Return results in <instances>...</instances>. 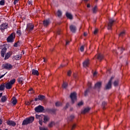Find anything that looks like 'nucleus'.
I'll list each match as a JSON object with an SVG mask.
<instances>
[{"label": "nucleus", "instance_id": "nucleus-27", "mask_svg": "<svg viewBox=\"0 0 130 130\" xmlns=\"http://www.w3.org/2000/svg\"><path fill=\"white\" fill-rule=\"evenodd\" d=\"M90 109H91L89 107L85 108L84 109V110L82 111V113L83 114L87 113V112H89V111H90Z\"/></svg>", "mask_w": 130, "mask_h": 130}, {"label": "nucleus", "instance_id": "nucleus-39", "mask_svg": "<svg viewBox=\"0 0 130 130\" xmlns=\"http://www.w3.org/2000/svg\"><path fill=\"white\" fill-rule=\"evenodd\" d=\"M36 118L37 119H39V120H40L41 119H42V117H41V115H39L37 114L36 115Z\"/></svg>", "mask_w": 130, "mask_h": 130}, {"label": "nucleus", "instance_id": "nucleus-62", "mask_svg": "<svg viewBox=\"0 0 130 130\" xmlns=\"http://www.w3.org/2000/svg\"><path fill=\"white\" fill-rule=\"evenodd\" d=\"M91 7V6L90 5V4H88L87 5V8H90Z\"/></svg>", "mask_w": 130, "mask_h": 130}, {"label": "nucleus", "instance_id": "nucleus-8", "mask_svg": "<svg viewBox=\"0 0 130 130\" xmlns=\"http://www.w3.org/2000/svg\"><path fill=\"white\" fill-rule=\"evenodd\" d=\"M70 98L72 103H75V102L77 100V93H76V92L71 93L70 94Z\"/></svg>", "mask_w": 130, "mask_h": 130}, {"label": "nucleus", "instance_id": "nucleus-4", "mask_svg": "<svg viewBox=\"0 0 130 130\" xmlns=\"http://www.w3.org/2000/svg\"><path fill=\"white\" fill-rule=\"evenodd\" d=\"M9 28V24L8 23H3L0 25V30L3 32H5V30Z\"/></svg>", "mask_w": 130, "mask_h": 130}, {"label": "nucleus", "instance_id": "nucleus-46", "mask_svg": "<svg viewBox=\"0 0 130 130\" xmlns=\"http://www.w3.org/2000/svg\"><path fill=\"white\" fill-rule=\"evenodd\" d=\"M124 34H125V32L124 31H122L121 32H120V34H119V36L120 37H122L123 36V35H124Z\"/></svg>", "mask_w": 130, "mask_h": 130}, {"label": "nucleus", "instance_id": "nucleus-3", "mask_svg": "<svg viewBox=\"0 0 130 130\" xmlns=\"http://www.w3.org/2000/svg\"><path fill=\"white\" fill-rule=\"evenodd\" d=\"M113 79H114V77H111L109 82L105 86L106 90H110V89H111V87L112 86V80H113Z\"/></svg>", "mask_w": 130, "mask_h": 130}, {"label": "nucleus", "instance_id": "nucleus-56", "mask_svg": "<svg viewBox=\"0 0 130 130\" xmlns=\"http://www.w3.org/2000/svg\"><path fill=\"white\" fill-rule=\"evenodd\" d=\"M70 44V41L69 40L66 41V45Z\"/></svg>", "mask_w": 130, "mask_h": 130}, {"label": "nucleus", "instance_id": "nucleus-44", "mask_svg": "<svg viewBox=\"0 0 130 130\" xmlns=\"http://www.w3.org/2000/svg\"><path fill=\"white\" fill-rule=\"evenodd\" d=\"M70 106V104L69 103L66 104V106L64 107V109H67V108H69Z\"/></svg>", "mask_w": 130, "mask_h": 130}, {"label": "nucleus", "instance_id": "nucleus-41", "mask_svg": "<svg viewBox=\"0 0 130 130\" xmlns=\"http://www.w3.org/2000/svg\"><path fill=\"white\" fill-rule=\"evenodd\" d=\"M118 50H120V54H121V53H122V52H123V51H124V48H120V49L118 48Z\"/></svg>", "mask_w": 130, "mask_h": 130}, {"label": "nucleus", "instance_id": "nucleus-7", "mask_svg": "<svg viewBox=\"0 0 130 130\" xmlns=\"http://www.w3.org/2000/svg\"><path fill=\"white\" fill-rule=\"evenodd\" d=\"M35 111L36 112H43L44 111V107L41 105H39L35 108Z\"/></svg>", "mask_w": 130, "mask_h": 130}, {"label": "nucleus", "instance_id": "nucleus-37", "mask_svg": "<svg viewBox=\"0 0 130 130\" xmlns=\"http://www.w3.org/2000/svg\"><path fill=\"white\" fill-rule=\"evenodd\" d=\"M92 12L93 14H95V13L97 12V6H95L93 9H92Z\"/></svg>", "mask_w": 130, "mask_h": 130}, {"label": "nucleus", "instance_id": "nucleus-32", "mask_svg": "<svg viewBox=\"0 0 130 130\" xmlns=\"http://www.w3.org/2000/svg\"><path fill=\"white\" fill-rule=\"evenodd\" d=\"M24 81V79L23 77H20L18 79V82L19 84H23V81Z\"/></svg>", "mask_w": 130, "mask_h": 130}, {"label": "nucleus", "instance_id": "nucleus-2", "mask_svg": "<svg viewBox=\"0 0 130 130\" xmlns=\"http://www.w3.org/2000/svg\"><path fill=\"white\" fill-rule=\"evenodd\" d=\"M15 83H16V79H13L11 80L10 82L5 83V85L6 89H7V90L11 89V88L13 87V85H14Z\"/></svg>", "mask_w": 130, "mask_h": 130}, {"label": "nucleus", "instance_id": "nucleus-19", "mask_svg": "<svg viewBox=\"0 0 130 130\" xmlns=\"http://www.w3.org/2000/svg\"><path fill=\"white\" fill-rule=\"evenodd\" d=\"M31 75L34 76H39V72L35 69H32L31 70Z\"/></svg>", "mask_w": 130, "mask_h": 130}, {"label": "nucleus", "instance_id": "nucleus-13", "mask_svg": "<svg viewBox=\"0 0 130 130\" xmlns=\"http://www.w3.org/2000/svg\"><path fill=\"white\" fill-rule=\"evenodd\" d=\"M92 89V86H91V84H89V85L88 88L84 92V96L86 97L88 96V93H90V91Z\"/></svg>", "mask_w": 130, "mask_h": 130}, {"label": "nucleus", "instance_id": "nucleus-28", "mask_svg": "<svg viewBox=\"0 0 130 130\" xmlns=\"http://www.w3.org/2000/svg\"><path fill=\"white\" fill-rule=\"evenodd\" d=\"M14 58L16 60H20L22 58V55H16L14 56Z\"/></svg>", "mask_w": 130, "mask_h": 130}, {"label": "nucleus", "instance_id": "nucleus-47", "mask_svg": "<svg viewBox=\"0 0 130 130\" xmlns=\"http://www.w3.org/2000/svg\"><path fill=\"white\" fill-rule=\"evenodd\" d=\"M43 123V120L42 119H41V120H39V123L40 124V125H42V123Z\"/></svg>", "mask_w": 130, "mask_h": 130}, {"label": "nucleus", "instance_id": "nucleus-48", "mask_svg": "<svg viewBox=\"0 0 130 130\" xmlns=\"http://www.w3.org/2000/svg\"><path fill=\"white\" fill-rule=\"evenodd\" d=\"M80 51L81 52H83L84 51V46H81L80 47Z\"/></svg>", "mask_w": 130, "mask_h": 130}, {"label": "nucleus", "instance_id": "nucleus-33", "mask_svg": "<svg viewBox=\"0 0 130 130\" xmlns=\"http://www.w3.org/2000/svg\"><path fill=\"white\" fill-rule=\"evenodd\" d=\"M119 83V81H118V80H115L113 83L114 87H117V86H118Z\"/></svg>", "mask_w": 130, "mask_h": 130}, {"label": "nucleus", "instance_id": "nucleus-25", "mask_svg": "<svg viewBox=\"0 0 130 130\" xmlns=\"http://www.w3.org/2000/svg\"><path fill=\"white\" fill-rule=\"evenodd\" d=\"M57 109H51L49 110V112L51 114H56Z\"/></svg>", "mask_w": 130, "mask_h": 130}, {"label": "nucleus", "instance_id": "nucleus-5", "mask_svg": "<svg viewBox=\"0 0 130 130\" xmlns=\"http://www.w3.org/2000/svg\"><path fill=\"white\" fill-rule=\"evenodd\" d=\"M2 68L3 69H5V70H8V71H11V70L13 69V65L9 63H6L5 64H3Z\"/></svg>", "mask_w": 130, "mask_h": 130}, {"label": "nucleus", "instance_id": "nucleus-21", "mask_svg": "<svg viewBox=\"0 0 130 130\" xmlns=\"http://www.w3.org/2000/svg\"><path fill=\"white\" fill-rule=\"evenodd\" d=\"M43 25L44 27H48V25H49V20L46 19L43 21Z\"/></svg>", "mask_w": 130, "mask_h": 130}, {"label": "nucleus", "instance_id": "nucleus-6", "mask_svg": "<svg viewBox=\"0 0 130 130\" xmlns=\"http://www.w3.org/2000/svg\"><path fill=\"white\" fill-rule=\"evenodd\" d=\"M34 29V25L33 24L31 23H28L27 24L26 31H27L28 32H31V31H33Z\"/></svg>", "mask_w": 130, "mask_h": 130}, {"label": "nucleus", "instance_id": "nucleus-43", "mask_svg": "<svg viewBox=\"0 0 130 130\" xmlns=\"http://www.w3.org/2000/svg\"><path fill=\"white\" fill-rule=\"evenodd\" d=\"M0 5L4 6L5 5V0H2L0 1Z\"/></svg>", "mask_w": 130, "mask_h": 130}, {"label": "nucleus", "instance_id": "nucleus-42", "mask_svg": "<svg viewBox=\"0 0 130 130\" xmlns=\"http://www.w3.org/2000/svg\"><path fill=\"white\" fill-rule=\"evenodd\" d=\"M55 123L54 122L52 121L49 124V127H52L53 125H54Z\"/></svg>", "mask_w": 130, "mask_h": 130}, {"label": "nucleus", "instance_id": "nucleus-52", "mask_svg": "<svg viewBox=\"0 0 130 130\" xmlns=\"http://www.w3.org/2000/svg\"><path fill=\"white\" fill-rule=\"evenodd\" d=\"M18 43H19V42H18L17 43H15L14 44V47H18Z\"/></svg>", "mask_w": 130, "mask_h": 130}, {"label": "nucleus", "instance_id": "nucleus-58", "mask_svg": "<svg viewBox=\"0 0 130 130\" xmlns=\"http://www.w3.org/2000/svg\"><path fill=\"white\" fill-rule=\"evenodd\" d=\"M57 35H60V31L58 30V31H57Z\"/></svg>", "mask_w": 130, "mask_h": 130}, {"label": "nucleus", "instance_id": "nucleus-60", "mask_svg": "<svg viewBox=\"0 0 130 130\" xmlns=\"http://www.w3.org/2000/svg\"><path fill=\"white\" fill-rule=\"evenodd\" d=\"M3 123V120L2 119H0V125Z\"/></svg>", "mask_w": 130, "mask_h": 130}, {"label": "nucleus", "instance_id": "nucleus-17", "mask_svg": "<svg viewBox=\"0 0 130 130\" xmlns=\"http://www.w3.org/2000/svg\"><path fill=\"white\" fill-rule=\"evenodd\" d=\"M12 55V52H8L5 54V56L4 58V60H7V59H9V57H11Z\"/></svg>", "mask_w": 130, "mask_h": 130}, {"label": "nucleus", "instance_id": "nucleus-15", "mask_svg": "<svg viewBox=\"0 0 130 130\" xmlns=\"http://www.w3.org/2000/svg\"><path fill=\"white\" fill-rule=\"evenodd\" d=\"M70 29L72 33H76V31H77V27L74 25H70Z\"/></svg>", "mask_w": 130, "mask_h": 130}, {"label": "nucleus", "instance_id": "nucleus-23", "mask_svg": "<svg viewBox=\"0 0 130 130\" xmlns=\"http://www.w3.org/2000/svg\"><path fill=\"white\" fill-rule=\"evenodd\" d=\"M7 100H8V98H7V96L6 95L2 96L1 98V102H2V103H5V102H7Z\"/></svg>", "mask_w": 130, "mask_h": 130}, {"label": "nucleus", "instance_id": "nucleus-24", "mask_svg": "<svg viewBox=\"0 0 130 130\" xmlns=\"http://www.w3.org/2000/svg\"><path fill=\"white\" fill-rule=\"evenodd\" d=\"M76 124L75 123L74 124H69V128L70 130H73L76 126Z\"/></svg>", "mask_w": 130, "mask_h": 130}, {"label": "nucleus", "instance_id": "nucleus-63", "mask_svg": "<svg viewBox=\"0 0 130 130\" xmlns=\"http://www.w3.org/2000/svg\"><path fill=\"white\" fill-rule=\"evenodd\" d=\"M63 67H64V65L61 64L60 66V68H63Z\"/></svg>", "mask_w": 130, "mask_h": 130}, {"label": "nucleus", "instance_id": "nucleus-45", "mask_svg": "<svg viewBox=\"0 0 130 130\" xmlns=\"http://www.w3.org/2000/svg\"><path fill=\"white\" fill-rule=\"evenodd\" d=\"M39 129L40 130H48L47 128H46L44 127H41V126L39 127Z\"/></svg>", "mask_w": 130, "mask_h": 130}, {"label": "nucleus", "instance_id": "nucleus-30", "mask_svg": "<svg viewBox=\"0 0 130 130\" xmlns=\"http://www.w3.org/2000/svg\"><path fill=\"white\" fill-rule=\"evenodd\" d=\"M5 88H6L5 83H2L1 85H0V91H4V90H5Z\"/></svg>", "mask_w": 130, "mask_h": 130}, {"label": "nucleus", "instance_id": "nucleus-54", "mask_svg": "<svg viewBox=\"0 0 130 130\" xmlns=\"http://www.w3.org/2000/svg\"><path fill=\"white\" fill-rule=\"evenodd\" d=\"M6 74H4V75H2V76H0V79H2V78H4V77H5V76L6 75Z\"/></svg>", "mask_w": 130, "mask_h": 130}, {"label": "nucleus", "instance_id": "nucleus-1", "mask_svg": "<svg viewBox=\"0 0 130 130\" xmlns=\"http://www.w3.org/2000/svg\"><path fill=\"white\" fill-rule=\"evenodd\" d=\"M34 116H30L27 118H26L24 120H23L22 125H27L28 124H30V123H32L33 121H34L35 119Z\"/></svg>", "mask_w": 130, "mask_h": 130}, {"label": "nucleus", "instance_id": "nucleus-12", "mask_svg": "<svg viewBox=\"0 0 130 130\" xmlns=\"http://www.w3.org/2000/svg\"><path fill=\"white\" fill-rule=\"evenodd\" d=\"M6 123L8 124V125H9L10 126H16V124L15 121L13 120H8L7 121Z\"/></svg>", "mask_w": 130, "mask_h": 130}, {"label": "nucleus", "instance_id": "nucleus-40", "mask_svg": "<svg viewBox=\"0 0 130 130\" xmlns=\"http://www.w3.org/2000/svg\"><path fill=\"white\" fill-rule=\"evenodd\" d=\"M62 88H64V89H66V88H67V87H68V83L64 82L62 85Z\"/></svg>", "mask_w": 130, "mask_h": 130}, {"label": "nucleus", "instance_id": "nucleus-35", "mask_svg": "<svg viewBox=\"0 0 130 130\" xmlns=\"http://www.w3.org/2000/svg\"><path fill=\"white\" fill-rule=\"evenodd\" d=\"M17 102L18 101H17V99L14 98V99L13 100L12 103L13 104V105H16Z\"/></svg>", "mask_w": 130, "mask_h": 130}, {"label": "nucleus", "instance_id": "nucleus-61", "mask_svg": "<svg viewBox=\"0 0 130 130\" xmlns=\"http://www.w3.org/2000/svg\"><path fill=\"white\" fill-rule=\"evenodd\" d=\"M3 96V92L0 93V98Z\"/></svg>", "mask_w": 130, "mask_h": 130}, {"label": "nucleus", "instance_id": "nucleus-59", "mask_svg": "<svg viewBox=\"0 0 130 130\" xmlns=\"http://www.w3.org/2000/svg\"><path fill=\"white\" fill-rule=\"evenodd\" d=\"M96 75H97V72H95L93 73V76L94 77H95L96 76Z\"/></svg>", "mask_w": 130, "mask_h": 130}, {"label": "nucleus", "instance_id": "nucleus-10", "mask_svg": "<svg viewBox=\"0 0 130 130\" xmlns=\"http://www.w3.org/2000/svg\"><path fill=\"white\" fill-rule=\"evenodd\" d=\"M45 99V96L42 94H39L37 98L35 99V101H43Z\"/></svg>", "mask_w": 130, "mask_h": 130}, {"label": "nucleus", "instance_id": "nucleus-64", "mask_svg": "<svg viewBox=\"0 0 130 130\" xmlns=\"http://www.w3.org/2000/svg\"><path fill=\"white\" fill-rule=\"evenodd\" d=\"M84 36H87V33L84 32Z\"/></svg>", "mask_w": 130, "mask_h": 130}, {"label": "nucleus", "instance_id": "nucleus-34", "mask_svg": "<svg viewBox=\"0 0 130 130\" xmlns=\"http://www.w3.org/2000/svg\"><path fill=\"white\" fill-rule=\"evenodd\" d=\"M106 105H107V103L105 102H103L102 103V107H103V109H106L105 107L106 106Z\"/></svg>", "mask_w": 130, "mask_h": 130}, {"label": "nucleus", "instance_id": "nucleus-50", "mask_svg": "<svg viewBox=\"0 0 130 130\" xmlns=\"http://www.w3.org/2000/svg\"><path fill=\"white\" fill-rule=\"evenodd\" d=\"M82 105H83V102H80L78 103V106H82Z\"/></svg>", "mask_w": 130, "mask_h": 130}, {"label": "nucleus", "instance_id": "nucleus-14", "mask_svg": "<svg viewBox=\"0 0 130 130\" xmlns=\"http://www.w3.org/2000/svg\"><path fill=\"white\" fill-rule=\"evenodd\" d=\"M95 57H96V58L98 59H99V60H100V61H101V60H102V59H103V58H104V56L103 55V54L99 53L98 55L95 56Z\"/></svg>", "mask_w": 130, "mask_h": 130}, {"label": "nucleus", "instance_id": "nucleus-53", "mask_svg": "<svg viewBox=\"0 0 130 130\" xmlns=\"http://www.w3.org/2000/svg\"><path fill=\"white\" fill-rule=\"evenodd\" d=\"M72 74V72L71 71H69L68 72V76H69V77L71 76V74Z\"/></svg>", "mask_w": 130, "mask_h": 130}, {"label": "nucleus", "instance_id": "nucleus-51", "mask_svg": "<svg viewBox=\"0 0 130 130\" xmlns=\"http://www.w3.org/2000/svg\"><path fill=\"white\" fill-rule=\"evenodd\" d=\"M97 33H98V29H95V30L93 32V34H94L95 35H96V34H97Z\"/></svg>", "mask_w": 130, "mask_h": 130}, {"label": "nucleus", "instance_id": "nucleus-49", "mask_svg": "<svg viewBox=\"0 0 130 130\" xmlns=\"http://www.w3.org/2000/svg\"><path fill=\"white\" fill-rule=\"evenodd\" d=\"M28 4L31 5V6H32L33 5V1H28Z\"/></svg>", "mask_w": 130, "mask_h": 130}, {"label": "nucleus", "instance_id": "nucleus-18", "mask_svg": "<svg viewBox=\"0 0 130 130\" xmlns=\"http://www.w3.org/2000/svg\"><path fill=\"white\" fill-rule=\"evenodd\" d=\"M102 86V82H98L94 85V87L96 89H100Z\"/></svg>", "mask_w": 130, "mask_h": 130}, {"label": "nucleus", "instance_id": "nucleus-57", "mask_svg": "<svg viewBox=\"0 0 130 130\" xmlns=\"http://www.w3.org/2000/svg\"><path fill=\"white\" fill-rule=\"evenodd\" d=\"M29 91H30V92H31L30 93H33V88H30L29 90Z\"/></svg>", "mask_w": 130, "mask_h": 130}, {"label": "nucleus", "instance_id": "nucleus-29", "mask_svg": "<svg viewBox=\"0 0 130 130\" xmlns=\"http://www.w3.org/2000/svg\"><path fill=\"white\" fill-rule=\"evenodd\" d=\"M75 118V116L74 115H71L70 117H69L68 118V121L69 122V121H72V120H73V119H74Z\"/></svg>", "mask_w": 130, "mask_h": 130}, {"label": "nucleus", "instance_id": "nucleus-20", "mask_svg": "<svg viewBox=\"0 0 130 130\" xmlns=\"http://www.w3.org/2000/svg\"><path fill=\"white\" fill-rule=\"evenodd\" d=\"M89 60L87 59L83 62V66L84 68H87V67L89 66Z\"/></svg>", "mask_w": 130, "mask_h": 130}, {"label": "nucleus", "instance_id": "nucleus-36", "mask_svg": "<svg viewBox=\"0 0 130 130\" xmlns=\"http://www.w3.org/2000/svg\"><path fill=\"white\" fill-rule=\"evenodd\" d=\"M57 15L58 17H61V15H62V13L60 10H58L57 12Z\"/></svg>", "mask_w": 130, "mask_h": 130}, {"label": "nucleus", "instance_id": "nucleus-9", "mask_svg": "<svg viewBox=\"0 0 130 130\" xmlns=\"http://www.w3.org/2000/svg\"><path fill=\"white\" fill-rule=\"evenodd\" d=\"M14 34H15V33H11L10 35L8 37L7 39V42H9V43L14 42V40L15 39V38H14Z\"/></svg>", "mask_w": 130, "mask_h": 130}, {"label": "nucleus", "instance_id": "nucleus-55", "mask_svg": "<svg viewBox=\"0 0 130 130\" xmlns=\"http://www.w3.org/2000/svg\"><path fill=\"white\" fill-rule=\"evenodd\" d=\"M17 3H18V1L14 0L13 4H14V5H16Z\"/></svg>", "mask_w": 130, "mask_h": 130}, {"label": "nucleus", "instance_id": "nucleus-38", "mask_svg": "<svg viewBox=\"0 0 130 130\" xmlns=\"http://www.w3.org/2000/svg\"><path fill=\"white\" fill-rule=\"evenodd\" d=\"M16 33L17 34V35H18V36H21L22 32H21V30L17 29V30L16 31Z\"/></svg>", "mask_w": 130, "mask_h": 130}, {"label": "nucleus", "instance_id": "nucleus-11", "mask_svg": "<svg viewBox=\"0 0 130 130\" xmlns=\"http://www.w3.org/2000/svg\"><path fill=\"white\" fill-rule=\"evenodd\" d=\"M113 23H114V20L113 19H110L109 20V23L108 24V30H111V28L113 25Z\"/></svg>", "mask_w": 130, "mask_h": 130}, {"label": "nucleus", "instance_id": "nucleus-31", "mask_svg": "<svg viewBox=\"0 0 130 130\" xmlns=\"http://www.w3.org/2000/svg\"><path fill=\"white\" fill-rule=\"evenodd\" d=\"M62 106V103L61 102H57L55 103V106H56V107H60V106Z\"/></svg>", "mask_w": 130, "mask_h": 130}, {"label": "nucleus", "instance_id": "nucleus-26", "mask_svg": "<svg viewBox=\"0 0 130 130\" xmlns=\"http://www.w3.org/2000/svg\"><path fill=\"white\" fill-rule=\"evenodd\" d=\"M42 119H44L43 122L44 123H46V122H48V120H49V118L47 116H44V118H42Z\"/></svg>", "mask_w": 130, "mask_h": 130}, {"label": "nucleus", "instance_id": "nucleus-16", "mask_svg": "<svg viewBox=\"0 0 130 130\" xmlns=\"http://www.w3.org/2000/svg\"><path fill=\"white\" fill-rule=\"evenodd\" d=\"M6 52H7V48L4 47L2 49L1 51L2 57H5V54H6Z\"/></svg>", "mask_w": 130, "mask_h": 130}, {"label": "nucleus", "instance_id": "nucleus-22", "mask_svg": "<svg viewBox=\"0 0 130 130\" xmlns=\"http://www.w3.org/2000/svg\"><path fill=\"white\" fill-rule=\"evenodd\" d=\"M66 16L67 18L70 19V20H73V15H72V14L69 12H67L66 14Z\"/></svg>", "mask_w": 130, "mask_h": 130}]
</instances>
